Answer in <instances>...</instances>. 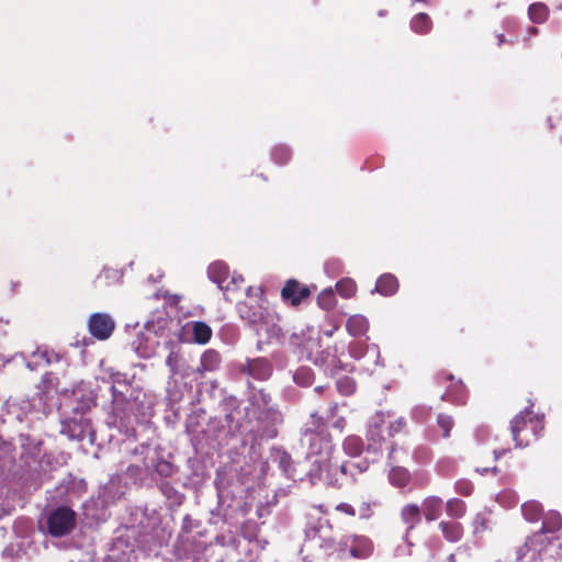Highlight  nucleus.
<instances>
[{
	"mask_svg": "<svg viewBox=\"0 0 562 562\" xmlns=\"http://www.w3.org/2000/svg\"><path fill=\"white\" fill-rule=\"evenodd\" d=\"M52 380H53V374L50 372L45 373V375L43 378V382L44 383H46V382L52 383Z\"/></svg>",
	"mask_w": 562,
	"mask_h": 562,
	"instance_id": "obj_43",
	"label": "nucleus"
},
{
	"mask_svg": "<svg viewBox=\"0 0 562 562\" xmlns=\"http://www.w3.org/2000/svg\"><path fill=\"white\" fill-rule=\"evenodd\" d=\"M445 509L448 517L457 520L465 516L468 507L464 501L453 497L446 502Z\"/></svg>",
	"mask_w": 562,
	"mask_h": 562,
	"instance_id": "obj_21",
	"label": "nucleus"
},
{
	"mask_svg": "<svg viewBox=\"0 0 562 562\" xmlns=\"http://www.w3.org/2000/svg\"><path fill=\"white\" fill-rule=\"evenodd\" d=\"M337 408V403H331L325 414H319L318 412L311 414L302 437L308 454L330 458L334 445L331 436L327 430L329 420L336 417Z\"/></svg>",
	"mask_w": 562,
	"mask_h": 562,
	"instance_id": "obj_1",
	"label": "nucleus"
},
{
	"mask_svg": "<svg viewBox=\"0 0 562 562\" xmlns=\"http://www.w3.org/2000/svg\"><path fill=\"white\" fill-rule=\"evenodd\" d=\"M449 561H450V562H456V557H454V554H450V555H449Z\"/></svg>",
	"mask_w": 562,
	"mask_h": 562,
	"instance_id": "obj_48",
	"label": "nucleus"
},
{
	"mask_svg": "<svg viewBox=\"0 0 562 562\" xmlns=\"http://www.w3.org/2000/svg\"><path fill=\"white\" fill-rule=\"evenodd\" d=\"M438 528L441 531L443 539L448 542H458L464 535L462 524L456 520H441L438 524Z\"/></svg>",
	"mask_w": 562,
	"mask_h": 562,
	"instance_id": "obj_12",
	"label": "nucleus"
},
{
	"mask_svg": "<svg viewBox=\"0 0 562 562\" xmlns=\"http://www.w3.org/2000/svg\"><path fill=\"white\" fill-rule=\"evenodd\" d=\"M76 518L77 515L70 507H57L47 517L48 533L55 538L67 536L76 527Z\"/></svg>",
	"mask_w": 562,
	"mask_h": 562,
	"instance_id": "obj_5",
	"label": "nucleus"
},
{
	"mask_svg": "<svg viewBox=\"0 0 562 562\" xmlns=\"http://www.w3.org/2000/svg\"><path fill=\"white\" fill-rule=\"evenodd\" d=\"M379 15L380 16H385L386 15V11L385 10H380L379 11Z\"/></svg>",
	"mask_w": 562,
	"mask_h": 562,
	"instance_id": "obj_47",
	"label": "nucleus"
},
{
	"mask_svg": "<svg viewBox=\"0 0 562 562\" xmlns=\"http://www.w3.org/2000/svg\"><path fill=\"white\" fill-rule=\"evenodd\" d=\"M375 428H376V426H374V427L370 428V431H369V432H370L371 437H373Z\"/></svg>",
	"mask_w": 562,
	"mask_h": 562,
	"instance_id": "obj_49",
	"label": "nucleus"
},
{
	"mask_svg": "<svg viewBox=\"0 0 562 562\" xmlns=\"http://www.w3.org/2000/svg\"><path fill=\"white\" fill-rule=\"evenodd\" d=\"M59 356L55 353L53 350H48L46 348H37L31 355V361L27 362V367L30 369H35V367L45 363L50 364L53 361H58Z\"/></svg>",
	"mask_w": 562,
	"mask_h": 562,
	"instance_id": "obj_16",
	"label": "nucleus"
},
{
	"mask_svg": "<svg viewBox=\"0 0 562 562\" xmlns=\"http://www.w3.org/2000/svg\"><path fill=\"white\" fill-rule=\"evenodd\" d=\"M88 328L94 338L105 340L114 331L115 323L112 317L105 313H94L89 317Z\"/></svg>",
	"mask_w": 562,
	"mask_h": 562,
	"instance_id": "obj_7",
	"label": "nucleus"
},
{
	"mask_svg": "<svg viewBox=\"0 0 562 562\" xmlns=\"http://www.w3.org/2000/svg\"><path fill=\"white\" fill-rule=\"evenodd\" d=\"M497 37H498V45H502L505 42L504 35L499 34Z\"/></svg>",
	"mask_w": 562,
	"mask_h": 562,
	"instance_id": "obj_46",
	"label": "nucleus"
},
{
	"mask_svg": "<svg viewBox=\"0 0 562 562\" xmlns=\"http://www.w3.org/2000/svg\"><path fill=\"white\" fill-rule=\"evenodd\" d=\"M345 426H346V419H345V417H342V416L337 417V418L331 423V427H333V428L338 429L340 432L344 430Z\"/></svg>",
	"mask_w": 562,
	"mask_h": 562,
	"instance_id": "obj_41",
	"label": "nucleus"
},
{
	"mask_svg": "<svg viewBox=\"0 0 562 562\" xmlns=\"http://www.w3.org/2000/svg\"><path fill=\"white\" fill-rule=\"evenodd\" d=\"M453 463L450 462V461H446V460H441L438 464H437V469L439 471V473L441 474H445L447 475L449 471H452L453 470Z\"/></svg>",
	"mask_w": 562,
	"mask_h": 562,
	"instance_id": "obj_40",
	"label": "nucleus"
},
{
	"mask_svg": "<svg viewBox=\"0 0 562 562\" xmlns=\"http://www.w3.org/2000/svg\"><path fill=\"white\" fill-rule=\"evenodd\" d=\"M339 546L342 558L368 559L373 552V543L366 536L347 537Z\"/></svg>",
	"mask_w": 562,
	"mask_h": 562,
	"instance_id": "obj_6",
	"label": "nucleus"
},
{
	"mask_svg": "<svg viewBox=\"0 0 562 562\" xmlns=\"http://www.w3.org/2000/svg\"><path fill=\"white\" fill-rule=\"evenodd\" d=\"M344 451L350 457H358L362 453L363 442L358 436H348L342 443Z\"/></svg>",
	"mask_w": 562,
	"mask_h": 562,
	"instance_id": "obj_25",
	"label": "nucleus"
},
{
	"mask_svg": "<svg viewBox=\"0 0 562 562\" xmlns=\"http://www.w3.org/2000/svg\"><path fill=\"white\" fill-rule=\"evenodd\" d=\"M71 424H72V422H70V423L66 424L65 426H67L68 428H70V427H71ZM74 426H77V424H76L75 422H74ZM69 431H71V434H70V437H71V438H76V439H78V440H81V439L83 438V434H82V431H81L80 434H78V435H75L72 429H69Z\"/></svg>",
	"mask_w": 562,
	"mask_h": 562,
	"instance_id": "obj_42",
	"label": "nucleus"
},
{
	"mask_svg": "<svg viewBox=\"0 0 562 562\" xmlns=\"http://www.w3.org/2000/svg\"><path fill=\"white\" fill-rule=\"evenodd\" d=\"M435 383L438 389L442 390L440 394L442 401L456 405H464L467 403L468 391L460 378H456L452 373L441 370L436 373Z\"/></svg>",
	"mask_w": 562,
	"mask_h": 562,
	"instance_id": "obj_4",
	"label": "nucleus"
},
{
	"mask_svg": "<svg viewBox=\"0 0 562 562\" xmlns=\"http://www.w3.org/2000/svg\"><path fill=\"white\" fill-rule=\"evenodd\" d=\"M373 506L374 503L371 499H362L356 507L357 517L359 519H370L374 514Z\"/></svg>",
	"mask_w": 562,
	"mask_h": 562,
	"instance_id": "obj_30",
	"label": "nucleus"
},
{
	"mask_svg": "<svg viewBox=\"0 0 562 562\" xmlns=\"http://www.w3.org/2000/svg\"><path fill=\"white\" fill-rule=\"evenodd\" d=\"M318 508H319V510H321L322 513H325V514L327 513V510H326V509H324V506H323V505H319V506H318Z\"/></svg>",
	"mask_w": 562,
	"mask_h": 562,
	"instance_id": "obj_50",
	"label": "nucleus"
},
{
	"mask_svg": "<svg viewBox=\"0 0 562 562\" xmlns=\"http://www.w3.org/2000/svg\"><path fill=\"white\" fill-rule=\"evenodd\" d=\"M137 470H138V468H137V467H134V465H130V467L127 468V472H128V473H134V472H135V471H137Z\"/></svg>",
	"mask_w": 562,
	"mask_h": 562,
	"instance_id": "obj_45",
	"label": "nucleus"
},
{
	"mask_svg": "<svg viewBox=\"0 0 562 562\" xmlns=\"http://www.w3.org/2000/svg\"><path fill=\"white\" fill-rule=\"evenodd\" d=\"M259 396L265 408L267 409V413L272 417L273 422H281V414L276 408L270 406L271 396L263 391H259Z\"/></svg>",
	"mask_w": 562,
	"mask_h": 562,
	"instance_id": "obj_33",
	"label": "nucleus"
},
{
	"mask_svg": "<svg viewBox=\"0 0 562 562\" xmlns=\"http://www.w3.org/2000/svg\"><path fill=\"white\" fill-rule=\"evenodd\" d=\"M191 326L193 341L199 345L207 344L212 338V328L204 322H192L188 324Z\"/></svg>",
	"mask_w": 562,
	"mask_h": 562,
	"instance_id": "obj_18",
	"label": "nucleus"
},
{
	"mask_svg": "<svg viewBox=\"0 0 562 562\" xmlns=\"http://www.w3.org/2000/svg\"><path fill=\"white\" fill-rule=\"evenodd\" d=\"M528 14L533 23H543L549 18V8L542 2H535L529 5Z\"/></svg>",
	"mask_w": 562,
	"mask_h": 562,
	"instance_id": "obj_24",
	"label": "nucleus"
},
{
	"mask_svg": "<svg viewBox=\"0 0 562 562\" xmlns=\"http://www.w3.org/2000/svg\"><path fill=\"white\" fill-rule=\"evenodd\" d=\"M272 159L280 166L286 165L291 159V150L284 145H278L272 150Z\"/></svg>",
	"mask_w": 562,
	"mask_h": 562,
	"instance_id": "obj_29",
	"label": "nucleus"
},
{
	"mask_svg": "<svg viewBox=\"0 0 562 562\" xmlns=\"http://www.w3.org/2000/svg\"><path fill=\"white\" fill-rule=\"evenodd\" d=\"M375 290L385 296L393 295L398 290V281L396 277L391 273L382 274L375 283Z\"/></svg>",
	"mask_w": 562,
	"mask_h": 562,
	"instance_id": "obj_17",
	"label": "nucleus"
},
{
	"mask_svg": "<svg viewBox=\"0 0 562 562\" xmlns=\"http://www.w3.org/2000/svg\"><path fill=\"white\" fill-rule=\"evenodd\" d=\"M401 519L406 526L407 531L413 530L422 521L419 506L414 503L403 506L401 509Z\"/></svg>",
	"mask_w": 562,
	"mask_h": 562,
	"instance_id": "obj_14",
	"label": "nucleus"
},
{
	"mask_svg": "<svg viewBox=\"0 0 562 562\" xmlns=\"http://www.w3.org/2000/svg\"><path fill=\"white\" fill-rule=\"evenodd\" d=\"M337 386L340 393L347 395L353 392L355 384L351 379L345 376L337 382Z\"/></svg>",
	"mask_w": 562,
	"mask_h": 562,
	"instance_id": "obj_38",
	"label": "nucleus"
},
{
	"mask_svg": "<svg viewBox=\"0 0 562 562\" xmlns=\"http://www.w3.org/2000/svg\"><path fill=\"white\" fill-rule=\"evenodd\" d=\"M395 451H396V447L392 446L390 448L389 456H387L389 464L391 465L387 477H389L390 483L393 486L405 487L411 482V473L406 468L393 464V463H395V459H394Z\"/></svg>",
	"mask_w": 562,
	"mask_h": 562,
	"instance_id": "obj_9",
	"label": "nucleus"
},
{
	"mask_svg": "<svg viewBox=\"0 0 562 562\" xmlns=\"http://www.w3.org/2000/svg\"><path fill=\"white\" fill-rule=\"evenodd\" d=\"M339 470L342 475H346V476L349 475L353 480L356 479L357 474H360L364 471V469L361 468L359 463H356L352 461L344 462L339 467Z\"/></svg>",
	"mask_w": 562,
	"mask_h": 562,
	"instance_id": "obj_32",
	"label": "nucleus"
},
{
	"mask_svg": "<svg viewBox=\"0 0 562 562\" xmlns=\"http://www.w3.org/2000/svg\"><path fill=\"white\" fill-rule=\"evenodd\" d=\"M413 458L418 463H427L432 458V452L427 447H417L413 452Z\"/></svg>",
	"mask_w": 562,
	"mask_h": 562,
	"instance_id": "obj_36",
	"label": "nucleus"
},
{
	"mask_svg": "<svg viewBox=\"0 0 562 562\" xmlns=\"http://www.w3.org/2000/svg\"><path fill=\"white\" fill-rule=\"evenodd\" d=\"M257 291L260 292V295L252 296V288L248 286V300L239 302L237 304V311L240 318L259 335L262 330H267L271 316L268 310L263 306L265 300L262 297L261 289H257Z\"/></svg>",
	"mask_w": 562,
	"mask_h": 562,
	"instance_id": "obj_3",
	"label": "nucleus"
},
{
	"mask_svg": "<svg viewBox=\"0 0 562 562\" xmlns=\"http://www.w3.org/2000/svg\"><path fill=\"white\" fill-rule=\"evenodd\" d=\"M544 430V415L531 408L517 414L510 422V431L516 447L526 448L539 440Z\"/></svg>",
	"mask_w": 562,
	"mask_h": 562,
	"instance_id": "obj_2",
	"label": "nucleus"
},
{
	"mask_svg": "<svg viewBox=\"0 0 562 562\" xmlns=\"http://www.w3.org/2000/svg\"><path fill=\"white\" fill-rule=\"evenodd\" d=\"M246 370L249 375L260 381L267 380L272 373V367L265 358H257L248 361Z\"/></svg>",
	"mask_w": 562,
	"mask_h": 562,
	"instance_id": "obj_11",
	"label": "nucleus"
},
{
	"mask_svg": "<svg viewBox=\"0 0 562 562\" xmlns=\"http://www.w3.org/2000/svg\"><path fill=\"white\" fill-rule=\"evenodd\" d=\"M222 357L215 349H207L201 356L200 366L196 369L198 373L204 374L205 372H214L220 369Z\"/></svg>",
	"mask_w": 562,
	"mask_h": 562,
	"instance_id": "obj_13",
	"label": "nucleus"
},
{
	"mask_svg": "<svg viewBox=\"0 0 562 562\" xmlns=\"http://www.w3.org/2000/svg\"><path fill=\"white\" fill-rule=\"evenodd\" d=\"M543 517L541 532L554 533L562 528V516L557 510H549Z\"/></svg>",
	"mask_w": 562,
	"mask_h": 562,
	"instance_id": "obj_20",
	"label": "nucleus"
},
{
	"mask_svg": "<svg viewBox=\"0 0 562 562\" xmlns=\"http://www.w3.org/2000/svg\"><path fill=\"white\" fill-rule=\"evenodd\" d=\"M323 389H324V386H317V387H315V391H316V392H322V391H323Z\"/></svg>",
	"mask_w": 562,
	"mask_h": 562,
	"instance_id": "obj_51",
	"label": "nucleus"
},
{
	"mask_svg": "<svg viewBox=\"0 0 562 562\" xmlns=\"http://www.w3.org/2000/svg\"><path fill=\"white\" fill-rule=\"evenodd\" d=\"M155 472L161 477H170L173 474V465L171 462L160 459L155 464Z\"/></svg>",
	"mask_w": 562,
	"mask_h": 562,
	"instance_id": "obj_35",
	"label": "nucleus"
},
{
	"mask_svg": "<svg viewBox=\"0 0 562 562\" xmlns=\"http://www.w3.org/2000/svg\"><path fill=\"white\" fill-rule=\"evenodd\" d=\"M437 426L441 430V436L445 439L450 438L451 430L454 427V419L451 415L440 413L437 416Z\"/></svg>",
	"mask_w": 562,
	"mask_h": 562,
	"instance_id": "obj_27",
	"label": "nucleus"
},
{
	"mask_svg": "<svg viewBox=\"0 0 562 562\" xmlns=\"http://www.w3.org/2000/svg\"><path fill=\"white\" fill-rule=\"evenodd\" d=\"M346 328L351 336H362L369 328V322L362 315H352L347 319Z\"/></svg>",
	"mask_w": 562,
	"mask_h": 562,
	"instance_id": "obj_19",
	"label": "nucleus"
},
{
	"mask_svg": "<svg viewBox=\"0 0 562 562\" xmlns=\"http://www.w3.org/2000/svg\"><path fill=\"white\" fill-rule=\"evenodd\" d=\"M336 291L339 293L340 296L345 299H350L356 294L357 284L353 280L345 278L336 283Z\"/></svg>",
	"mask_w": 562,
	"mask_h": 562,
	"instance_id": "obj_26",
	"label": "nucleus"
},
{
	"mask_svg": "<svg viewBox=\"0 0 562 562\" xmlns=\"http://www.w3.org/2000/svg\"><path fill=\"white\" fill-rule=\"evenodd\" d=\"M474 485L468 479H460L454 483V491L462 496H470L473 493Z\"/></svg>",
	"mask_w": 562,
	"mask_h": 562,
	"instance_id": "obj_34",
	"label": "nucleus"
},
{
	"mask_svg": "<svg viewBox=\"0 0 562 562\" xmlns=\"http://www.w3.org/2000/svg\"><path fill=\"white\" fill-rule=\"evenodd\" d=\"M294 381L302 386H308L313 382V373L310 368L302 367L294 373Z\"/></svg>",
	"mask_w": 562,
	"mask_h": 562,
	"instance_id": "obj_31",
	"label": "nucleus"
},
{
	"mask_svg": "<svg viewBox=\"0 0 562 562\" xmlns=\"http://www.w3.org/2000/svg\"><path fill=\"white\" fill-rule=\"evenodd\" d=\"M411 29L420 35L428 34L432 29V22L427 13H418L411 20Z\"/></svg>",
	"mask_w": 562,
	"mask_h": 562,
	"instance_id": "obj_23",
	"label": "nucleus"
},
{
	"mask_svg": "<svg viewBox=\"0 0 562 562\" xmlns=\"http://www.w3.org/2000/svg\"><path fill=\"white\" fill-rule=\"evenodd\" d=\"M180 355L177 351H171L166 358V366L169 368L172 376L179 373Z\"/></svg>",
	"mask_w": 562,
	"mask_h": 562,
	"instance_id": "obj_37",
	"label": "nucleus"
},
{
	"mask_svg": "<svg viewBox=\"0 0 562 562\" xmlns=\"http://www.w3.org/2000/svg\"><path fill=\"white\" fill-rule=\"evenodd\" d=\"M337 303L335 292L331 289L323 290L317 296V304L325 311H330Z\"/></svg>",
	"mask_w": 562,
	"mask_h": 562,
	"instance_id": "obj_28",
	"label": "nucleus"
},
{
	"mask_svg": "<svg viewBox=\"0 0 562 562\" xmlns=\"http://www.w3.org/2000/svg\"><path fill=\"white\" fill-rule=\"evenodd\" d=\"M506 453V450L503 449V450H495L494 451V454H495V458L498 459L501 456H504Z\"/></svg>",
	"mask_w": 562,
	"mask_h": 562,
	"instance_id": "obj_44",
	"label": "nucleus"
},
{
	"mask_svg": "<svg viewBox=\"0 0 562 562\" xmlns=\"http://www.w3.org/2000/svg\"><path fill=\"white\" fill-rule=\"evenodd\" d=\"M335 510L338 513H341L348 517H352V518L357 517L356 507L349 503H345V502L339 503L338 505H336Z\"/></svg>",
	"mask_w": 562,
	"mask_h": 562,
	"instance_id": "obj_39",
	"label": "nucleus"
},
{
	"mask_svg": "<svg viewBox=\"0 0 562 562\" xmlns=\"http://www.w3.org/2000/svg\"><path fill=\"white\" fill-rule=\"evenodd\" d=\"M207 276L212 282L216 283L218 288L224 290L223 283L229 276V268L223 261H214L207 268Z\"/></svg>",
	"mask_w": 562,
	"mask_h": 562,
	"instance_id": "obj_15",
	"label": "nucleus"
},
{
	"mask_svg": "<svg viewBox=\"0 0 562 562\" xmlns=\"http://www.w3.org/2000/svg\"><path fill=\"white\" fill-rule=\"evenodd\" d=\"M311 295V291L307 286L302 285L299 281L291 279L288 280L281 290V297L285 302H290L291 305L297 306L303 300Z\"/></svg>",
	"mask_w": 562,
	"mask_h": 562,
	"instance_id": "obj_8",
	"label": "nucleus"
},
{
	"mask_svg": "<svg viewBox=\"0 0 562 562\" xmlns=\"http://www.w3.org/2000/svg\"><path fill=\"white\" fill-rule=\"evenodd\" d=\"M442 508L443 499L437 495L426 496L419 507L420 515H423L428 522L437 520L442 514Z\"/></svg>",
	"mask_w": 562,
	"mask_h": 562,
	"instance_id": "obj_10",
	"label": "nucleus"
},
{
	"mask_svg": "<svg viewBox=\"0 0 562 562\" xmlns=\"http://www.w3.org/2000/svg\"><path fill=\"white\" fill-rule=\"evenodd\" d=\"M521 513L529 522H537L543 516V508L539 502L529 501L521 505Z\"/></svg>",
	"mask_w": 562,
	"mask_h": 562,
	"instance_id": "obj_22",
	"label": "nucleus"
}]
</instances>
